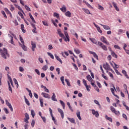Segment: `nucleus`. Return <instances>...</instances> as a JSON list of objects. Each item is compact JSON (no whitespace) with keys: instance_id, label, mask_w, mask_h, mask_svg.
<instances>
[{"instance_id":"1","label":"nucleus","mask_w":129,"mask_h":129,"mask_svg":"<svg viewBox=\"0 0 129 129\" xmlns=\"http://www.w3.org/2000/svg\"><path fill=\"white\" fill-rule=\"evenodd\" d=\"M57 34L59 35L60 38H62V39H64L65 42H70V37L69 36V34H68V32L66 31H64V34L61 31V29H59L57 30Z\"/></svg>"},{"instance_id":"2","label":"nucleus","mask_w":129,"mask_h":129,"mask_svg":"<svg viewBox=\"0 0 129 129\" xmlns=\"http://www.w3.org/2000/svg\"><path fill=\"white\" fill-rule=\"evenodd\" d=\"M0 53L2 57L4 59H7L8 57H10V55L8 53V50L6 48H4L3 50L0 48Z\"/></svg>"},{"instance_id":"3","label":"nucleus","mask_w":129,"mask_h":129,"mask_svg":"<svg viewBox=\"0 0 129 129\" xmlns=\"http://www.w3.org/2000/svg\"><path fill=\"white\" fill-rule=\"evenodd\" d=\"M19 38L22 45L21 44V43H19V44L21 45L22 49H23L24 51H27V46H26L25 45V42L24 41V39H23V37L20 35Z\"/></svg>"},{"instance_id":"4","label":"nucleus","mask_w":129,"mask_h":129,"mask_svg":"<svg viewBox=\"0 0 129 129\" xmlns=\"http://www.w3.org/2000/svg\"><path fill=\"white\" fill-rule=\"evenodd\" d=\"M98 46H100V47H101V48H102V49L104 50V51H107V47H106V46L104 45V44H103L102 42L98 41Z\"/></svg>"},{"instance_id":"5","label":"nucleus","mask_w":129,"mask_h":129,"mask_svg":"<svg viewBox=\"0 0 129 129\" xmlns=\"http://www.w3.org/2000/svg\"><path fill=\"white\" fill-rule=\"evenodd\" d=\"M110 110L111 111H112V112L115 113V114H116V115H119V112L118 111H116V110H115V108H114V107H113V106L110 107Z\"/></svg>"},{"instance_id":"6","label":"nucleus","mask_w":129,"mask_h":129,"mask_svg":"<svg viewBox=\"0 0 129 129\" xmlns=\"http://www.w3.org/2000/svg\"><path fill=\"white\" fill-rule=\"evenodd\" d=\"M100 40L101 42L103 43H104V44H106V45H109V42L107 41L106 40V38L104 37V36H102L100 38Z\"/></svg>"},{"instance_id":"7","label":"nucleus","mask_w":129,"mask_h":129,"mask_svg":"<svg viewBox=\"0 0 129 129\" xmlns=\"http://www.w3.org/2000/svg\"><path fill=\"white\" fill-rule=\"evenodd\" d=\"M31 49L33 51V52H35V48L37 47V45L36 44V42L34 41H31Z\"/></svg>"},{"instance_id":"8","label":"nucleus","mask_w":129,"mask_h":129,"mask_svg":"<svg viewBox=\"0 0 129 129\" xmlns=\"http://www.w3.org/2000/svg\"><path fill=\"white\" fill-rule=\"evenodd\" d=\"M6 102L7 105H8V106L9 107L10 110L12 112L14 111V109H13V106H12V104H11L10 102H9V101H8V100H6Z\"/></svg>"},{"instance_id":"9","label":"nucleus","mask_w":129,"mask_h":129,"mask_svg":"<svg viewBox=\"0 0 129 129\" xmlns=\"http://www.w3.org/2000/svg\"><path fill=\"white\" fill-rule=\"evenodd\" d=\"M92 113L93 115H95L96 117H98L99 116V113H98V111H95L94 109L92 110Z\"/></svg>"},{"instance_id":"10","label":"nucleus","mask_w":129,"mask_h":129,"mask_svg":"<svg viewBox=\"0 0 129 129\" xmlns=\"http://www.w3.org/2000/svg\"><path fill=\"white\" fill-rule=\"evenodd\" d=\"M113 88L110 89L111 92H112L113 95H114L116 97V98L119 99V97H118L117 95H115V94H114V91L115 90L116 91V90L115 89V87L114 86H113Z\"/></svg>"},{"instance_id":"11","label":"nucleus","mask_w":129,"mask_h":129,"mask_svg":"<svg viewBox=\"0 0 129 129\" xmlns=\"http://www.w3.org/2000/svg\"><path fill=\"white\" fill-rule=\"evenodd\" d=\"M32 27L33 28V29L32 30L33 33H34L35 34L37 33V28H36V25H35V24L33 23H30Z\"/></svg>"},{"instance_id":"12","label":"nucleus","mask_w":129,"mask_h":129,"mask_svg":"<svg viewBox=\"0 0 129 129\" xmlns=\"http://www.w3.org/2000/svg\"><path fill=\"white\" fill-rule=\"evenodd\" d=\"M41 95H42L45 98H48V99H50V98H51V96H50V95L46 93L42 92L41 93Z\"/></svg>"},{"instance_id":"13","label":"nucleus","mask_w":129,"mask_h":129,"mask_svg":"<svg viewBox=\"0 0 129 129\" xmlns=\"http://www.w3.org/2000/svg\"><path fill=\"white\" fill-rule=\"evenodd\" d=\"M103 68L105 69V70H109V69H110V66L107 63H106L105 64H103Z\"/></svg>"},{"instance_id":"14","label":"nucleus","mask_w":129,"mask_h":129,"mask_svg":"<svg viewBox=\"0 0 129 129\" xmlns=\"http://www.w3.org/2000/svg\"><path fill=\"white\" fill-rule=\"evenodd\" d=\"M89 53H90V54H92L94 56V58H96L97 60H98V55H97L95 52L91 51H89Z\"/></svg>"},{"instance_id":"15","label":"nucleus","mask_w":129,"mask_h":129,"mask_svg":"<svg viewBox=\"0 0 129 129\" xmlns=\"http://www.w3.org/2000/svg\"><path fill=\"white\" fill-rule=\"evenodd\" d=\"M57 110L59 113H60L61 118H64V112H63V110L60 108H58Z\"/></svg>"},{"instance_id":"16","label":"nucleus","mask_w":129,"mask_h":129,"mask_svg":"<svg viewBox=\"0 0 129 129\" xmlns=\"http://www.w3.org/2000/svg\"><path fill=\"white\" fill-rule=\"evenodd\" d=\"M29 16L31 20H32V22L31 23H32V24H36V20H35V19H34V17H33V16H32V14L31 13H29Z\"/></svg>"},{"instance_id":"17","label":"nucleus","mask_w":129,"mask_h":129,"mask_svg":"<svg viewBox=\"0 0 129 129\" xmlns=\"http://www.w3.org/2000/svg\"><path fill=\"white\" fill-rule=\"evenodd\" d=\"M61 54L62 56H63L64 58H66V56H69V53H68V51H64V52H62L61 53Z\"/></svg>"},{"instance_id":"18","label":"nucleus","mask_w":129,"mask_h":129,"mask_svg":"<svg viewBox=\"0 0 129 129\" xmlns=\"http://www.w3.org/2000/svg\"><path fill=\"white\" fill-rule=\"evenodd\" d=\"M8 78L13 87H14V84L13 83V80H12V78L9 75V74H7Z\"/></svg>"},{"instance_id":"19","label":"nucleus","mask_w":129,"mask_h":129,"mask_svg":"<svg viewBox=\"0 0 129 129\" xmlns=\"http://www.w3.org/2000/svg\"><path fill=\"white\" fill-rule=\"evenodd\" d=\"M51 100L53 101H57V99L56 98V95L54 93H52V96H51Z\"/></svg>"},{"instance_id":"20","label":"nucleus","mask_w":129,"mask_h":129,"mask_svg":"<svg viewBox=\"0 0 129 129\" xmlns=\"http://www.w3.org/2000/svg\"><path fill=\"white\" fill-rule=\"evenodd\" d=\"M112 5L114 8L115 9L116 11H117V12H119V9L118 8V7H117V5H116V3L113 2Z\"/></svg>"},{"instance_id":"21","label":"nucleus","mask_w":129,"mask_h":129,"mask_svg":"<svg viewBox=\"0 0 129 129\" xmlns=\"http://www.w3.org/2000/svg\"><path fill=\"white\" fill-rule=\"evenodd\" d=\"M89 39L90 41H91L93 43V44H95V45H98V43H97V41L95 39L90 38Z\"/></svg>"},{"instance_id":"22","label":"nucleus","mask_w":129,"mask_h":129,"mask_svg":"<svg viewBox=\"0 0 129 129\" xmlns=\"http://www.w3.org/2000/svg\"><path fill=\"white\" fill-rule=\"evenodd\" d=\"M54 56L56 60H57V61H58L61 64H62V60L61 59V58H60V57H59L57 55V54H54Z\"/></svg>"},{"instance_id":"23","label":"nucleus","mask_w":129,"mask_h":129,"mask_svg":"<svg viewBox=\"0 0 129 129\" xmlns=\"http://www.w3.org/2000/svg\"><path fill=\"white\" fill-rule=\"evenodd\" d=\"M83 11H84V12L85 13H86V14H87V15H90V11H89L88 10V9H85V8H82Z\"/></svg>"},{"instance_id":"24","label":"nucleus","mask_w":129,"mask_h":129,"mask_svg":"<svg viewBox=\"0 0 129 129\" xmlns=\"http://www.w3.org/2000/svg\"><path fill=\"white\" fill-rule=\"evenodd\" d=\"M102 27L104 29V30H110V28L108 26L104 25L103 24H100Z\"/></svg>"},{"instance_id":"25","label":"nucleus","mask_w":129,"mask_h":129,"mask_svg":"<svg viewBox=\"0 0 129 129\" xmlns=\"http://www.w3.org/2000/svg\"><path fill=\"white\" fill-rule=\"evenodd\" d=\"M65 15L66 17H68V18H71V12L70 11H67L66 12Z\"/></svg>"},{"instance_id":"26","label":"nucleus","mask_w":129,"mask_h":129,"mask_svg":"<svg viewBox=\"0 0 129 129\" xmlns=\"http://www.w3.org/2000/svg\"><path fill=\"white\" fill-rule=\"evenodd\" d=\"M53 17L56 18V19H58V20H60V16H59V14L57 13H53Z\"/></svg>"},{"instance_id":"27","label":"nucleus","mask_w":129,"mask_h":129,"mask_svg":"<svg viewBox=\"0 0 129 129\" xmlns=\"http://www.w3.org/2000/svg\"><path fill=\"white\" fill-rule=\"evenodd\" d=\"M68 120L72 122V123H75V120L73 118H68Z\"/></svg>"},{"instance_id":"28","label":"nucleus","mask_w":129,"mask_h":129,"mask_svg":"<svg viewBox=\"0 0 129 129\" xmlns=\"http://www.w3.org/2000/svg\"><path fill=\"white\" fill-rule=\"evenodd\" d=\"M86 78H87V80H88V81H90V82H92L93 80L91 78V76H90L89 75H88V76H87Z\"/></svg>"},{"instance_id":"29","label":"nucleus","mask_w":129,"mask_h":129,"mask_svg":"<svg viewBox=\"0 0 129 129\" xmlns=\"http://www.w3.org/2000/svg\"><path fill=\"white\" fill-rule=\"evenodd\" d=\"M60 11H61V12H63V13H66L67 11L66 7H62L60 9Z\"/></svg>"},{"instance_id":"30","label":"nucleus","mask_w":129,"mask_h":129,"mask_svg":"<svg viewBox=\"0 0 129 129\" xmlns=\"http://www.w3.org/2000/svg\"><path fill=\"white\" fill-rule=\"evenodd\" d=\"M105 118L107 119V120H109V121H110V122H112V118H111V117H109L108 116L106 115Z\"/></svg>"},{"instance_id":"31","label":"nucleus","mask_w":129,"mask_h":129,"mask_svg":"<svg viewBox=\"0 0 129 129\" xmlns=\"http://www.w3.org/2000/svg\"><path fill=\"white\" fill-rule=\"evenodd\" d=\"M77 116L80 120H81L82 119V118H81V116H80V112H77Z\"/></svg>"},{"instance_id":"32","label":"nucleus","mask_w":129,"mask_h":129,"mask_svg":"<svg viewBox=\"0 0 129 129\" xmlns=\"http://www.w3.org/2000/svg\"><path fill=\"white\" fill-rule=\"evenodd\" d=\"M8 84L9 85V90L11 91V93H13V90H12V87H11V84L10 83L9 81H8Z\"/></svg>"},{"instance_id":"33","label":"nucleus","mask_w":129,"mask_h":129,"mask_svg":"<svg viewBox=\"0 0 129 129\" xmlns=\"http://www.w3.org/2000/svg\"><path fill=\"white\" fill-rule=\"evenodd\" d=\"M111 55L112 57H114V58H117V55H116L113 51H111Z\"/></svg>"},{"instance_id":"34","label":"nucleus","mask_w":129,"mask_h":129,"mask_svg":"<svg viewBox=\"0 0 129 129\" xmlns=\"http://www.w3.org/2000/svg\"><path fill=\"white\" fill-rule=\"evenodd\" d=\"M60 102V104L62 105L63 109H65V103H64V102H63V101L62 100H59Z\"/></svg>"},{"instance_id":"35","label":"nucleus","mask_w":129,"mask_h":129,"mask_svg":"<svg viewBox=\"0 0 129 129\" xmlns=\"http://www.w3.org/2000/svg\"><path fill=\"white\" fill-rule=\"evenodd\" d=\"M42 70H43V71H47V70L48 69V67L47 65H45L42 68Z\"/></svg>"},{"instance_id":"36","label":"nucleus","mask_w":129,"mask_h":129,"mask_svg":"<svg viewBox=\"0 0 129 129\" xmlns=\"http://www.w3.org/2000/svg\"><path fill=\"white\" fill-rule=\"evenodd\" d=\"M25 103L28 106H30V102L28 100V99L26 98V97H25Z\"/></svg>"},{"instance_id":"37","label":"nucleus","mask_w":129,"mask_h":129,"mask_svg":"<svg viewBox=\"0 0 129 129\" xmlns=\"http://www.w3.org/2000/svg\"><path fill=\"white\" fill-rule=\"evenodd\" d=\"M18 15H19V16L21 17V19H23V20H24L25 19V18H24V15H23L22 12H18Z\"/></svg>"},{"instance_id":"38","label":"nucleus","mask_w":129,"mask_h":129,"mask_svg":"<svg viewBox=\"0 0 129 129\" xmlns=\"http://www.w3.org/2000/svg\"><path fill=\"white\" fill-rule=\"evenodd\" d=\"M98 10H100V11H104V8L103 7L101 6L100 5H98Z\"/></svg>"},{"instance_id":"39","label":"nucleus","mask_w":129,"mask_h":129,"mask_svg":"<svg viewBox=\"0 0 129 129\" xmlns=\"http://www.w3.org/2000/svg\"><path fill=\"white\" fill-rule=\"evenodd\" d=\"M42 23L44 25V26H46V27H48V26H49V24H48V22L46 21H42Z\"/></svg>"},{"instance_id":"40","label":"nucleus","mask_w":129,"mask_h":129,"mask_svg":"<svg viewBox=\"0 0 129 129\" xmlns=\"http://www.w3.org/2000/svg\"><path fill=\"white\" fill-rule=\"evenodd\" d=\"M98 32H99V33H100L101 34L102 33V31L101 30V29H100V27L99 26H97V27H96Z\"/></svg>"},{"instance_id":"41","label":"nucleus","mask_w":129,"mask_h":129,"mask_svg":"<svg viewBox=\"0 0 129 129\" xmlns=\"http://www.w3.org/2000/svg\"><path fill=\"white\" fill-rule=\"evenodd\" d=\"M40 102V106L43 107L44 106V103H43V99H39Z\"/></svg>"},{"instance_id":"42","label":"nucleus","mask_w":129,"mask_h":129,"mask_svg":"<svg viewBox=\"0 0 129 129\" xmlns=\"http://www.w3.org/2000/svg\"><path fill=\"white\" fill-rule=\"evenodd\" d=\"M47 54L50 57V58H51V59H54V55H53L52 53L50 52H47Z\"/></svg>"},{"instance_id":"43","label":"nucleus","mask_w":129,"mask_h":129,"mask_svg":"<svg viewBox=\"0 0 129 129\" xmlns=\"http://www.w3.org/2000/svg\"><path fill=\"white\" fill-rule=\"evenodd\" d=\"M74 51H75V53H76V54H80V50H79V49L75 48Z\"/></svg>"},{"instance_id":"44","label":"nucleus","mask_w":129,"mask_h":129,"mask_svg":"<svg viewBox=\"0 0 129 129\" xmlns=\"http://www.w3.org/2000/svg\"><path fill=\"white\" fill-rule=\"evenodd\" d=\"M64 81L67 82V85L69 87L71 86V84H70V82H69V81L68 79H65Z\"/></svg>"},{"instance_id":"45","label":"nucleus","mask_w":129,"mask_h":129,"mask_svg":"<svg viewBox=\"0 0 129 129\" xmlns=\"http://www.w3.org/2000/svg\"><path fill=\"white\" fill-rule=\"evenodd\" d=\"M24 7H25L26 10L27 11H28V12H29V11L31 12V9H30V7H28V6H27V5H25Z\"/></svg>"},{"instance_id":"46","label":"nucleus","mask_w":129,"mask_h":129,"mask_svg":"<svg viewBox=\"0 0 129 129\" xmlns=\"http://www.w3.org/2000/svg\"><path fill=\"white\" fill-rule=\"evenodd\" d=\"M10 40L11 44H12V45H15V43L14 42V37H11V38H10Z\"/></svg>"},{"instance_id":"47","label":"nucleus","mask_w":129,"mask_h":129,"mask_svg":"<svg viewBox=\"0 0 129 129\" xmlns=\"http://www.w3.org/2000/svg\"><path fill=\"white\" fill-rule=\"evenodd\" d=\"M31 113L32 117H35V111H34V110H31Z\"/></svg>"},{"instance_id":"48","label":"nucleus","mask_w":129,"mask_h":129,"mask_svg":"<svg viewBox=\"0 0 129 129\" xmlns=\"http://www.w3.org/2000/svg\"><path fill=\"white\" fill-rule=\"evenodd\" d=\"M114 48H115V49H118V50H121V48H120V47H119V46L117 45H115L114 46Z\"/></svg>"},{"instance_id":"49","label":"nucleus","mask_w":129,"mask_h":129,"mask_svg":"<svg viewBox=\"0 0 129 129\" xmlns=\"http://www.w3.org/2000/svg\"><path fill=\"white\" fill-rule=\"evenodd\" d=\"M86 88L87 90V91L89 92L90 91V89H89V88H91V87L90 86H88V85H86Z\"/></svg>"},{"instance_id":"50","label":"nucleus","mask_w":129,"mask_h":129,"mask_svg":"<svg viewBox=\"0 0 129 129\" xmlns=\"http://www.w3.org/2000/svg\"><path fill=\"white\" fill-rule=\"evenodd\" d=\"M2 14H3L4 18L5 19H8V16H7V15H6V13H5V11H2Z\"/></svg>"},{"instance_id":"51","label":"nucleus","mask_w":129,"mask_h":129,"mask_svg":"<svg viewBox=\"0 0 129 129\" xmlns=\"http://www.w3.org/2000/svg\"><path fill=\"white\" fill-rule=\"evenodd\" d=\"M86 5L89 8V9H93V7H92V6H91L88 3H86Z\"/></svg>"},{"instance_id":"52","label":"nucleus","mask_w":129,"mask_h":129,"mask_svg":"<svg viewBox=\"0 0 129 129\" xmlns=\"http://www.w3.org/2000/svg\"><path fill=\"white\" fill-rule=\"evenodd\" d=\"M35 120H32V122H31V126L32 127H34V126H35Z\"/></svg>"},{"instance_id":"53","label":"nucleus","mask_w":129,"mask_h":129,"mask_svg":"<svg viewBox=\"0 0 129 129\" xmlns=\"http://www.w3.org/2000/svg\"><path fill=\"white\" fill-rule=\"evenodd\" d=\"M25 118L30 119V116H29V114L27 113L25 114Z\"/></svg>"},{"instance_id":"54","label":"nucleus","mask_w":129,"mask_h":129,"mask_svg":"<svg viewBox=\"0 0 129 129\" xmlns=\"http://www.w3.org/2000/svg\"><path fill=\"white\" fill-rule=\"evenodd\" d=\"M122 117H123V118H125L126 120H127V116L125 114H122Z\"/></svg>"},{"instance_id":"55","label":"nucleus","mask_w":129,"mask_h":129,"mask_svg":"<svg viewBox=\"0 0 129 129\" xmlns=\"http://www.w3.org/2000/svg\"><path fill=\"white\" fill-rule=\"evenodd\" d=\"M102 77H103V78L105 80H108V78H107V77L105 76L104 75V74H102Z\"/></svg>"},{"instance_id":"56","label":"nucleus","mask_w":129,"mask_h":129,"mask_svg":"<svg viewBox=\"0 0 129 129\" xmlns=\"http://www.w3.org/2000/svg\"><path fill=\"white\" fill-rule=\"evenodd\" d=\"M35 72L36 73V74H37V75H40V71H39V70L35 69Z\"/></svg>"},{"instance_id":"57","label":"nucleus","mask_w":129,"mask_h":129,"mask_svg":"<svg viewBox=\"0 0 129 129\" xmlns=\"http://www.w3.org/2000/svg\"><path fill=\"white\" fill-rule=\"evenodd\" d=\"M10 11H11V12L15 11V7L13 5H11Z\"/></svg>"},{"instance_id":"58","label":"nucleus","mask_w":129,"mask_h":129,"mask_svg":"<svg viewBox=\"0 0 129 129\" xmlns=\"http://www.w3.org/2000/svg\"><path fill=\"white\" fill-rule=\"evenodd\" d=\"M108 74H109V76H110V77H111L112 79H114L113 75H112L111 73L109 72Z\"/></svg>"},{"instance_id":"59","label":"nucleus","mask_w":129,"mask_h":129,"mask_svg":"<svg viewBox=\"0 0 129 129\" xmlns=\"http://www.w3.org/2000/svg\"><path fill=\"white\" fill-rule=\"evenodd\" d=\"M73 66H74L75 69L77 71H78V68L77 67V66H76V64L75 63L73 64Z\"/></svg>"},{"instance_id":"60","label":"nucleus","mask_w":129,"mask_h":129,"mask_svg":"<svg viewBox=\"0 0 129 129\" xmlns=\"http://www.w3.org/2000/svg\"><path fill=\"white\" fill-rule=\"evenodd\" d=\"M34 96L36 98V99H38L39 98V96H38V94H37L36 93H34Z\"/></svg>"},{"instance_id":"61","label":"nucleus","mask_w":129,"mask_h":129,"mask_svg":"<svg viewBox=\"0 0 129 129\" xmlns=\"http://www.w3.org/2000/svg\"><path fill=\"white\" fill-rule=\"evenodd\" d=\"M83 82L85 86L87 85V83L86 82V80H85V79H83Z\"/></svg>"},{"instance_id":"62","label":"nucleus","mask_w":129,"mask_h":129,"mask_svg":"<svg viewBox=\"0 0 129 129\" xmlns=\"http://www.w3.org/2000/svg\"><path fill=\"white\" fill-rule=\"evenodd\" d=\"M13 80L14 81V83L15 84H17V85H19V84L18 83V81H17V79H13Z\"/></svg>"},{"instance_id":"63","label":"nucleus","mask_w":129,"mask_h":129,"mask_svg":"<svg viewBox=\"0 0 129 129\" xmlns=\"http://www.w3.org/2000/svg\"><path fill=\"white\" fill-rule=\"evenodd\" d=\"M4 110L5 111L6 113H7V114L8 113H9V110L7 108H4Z\"/></svg>"},{"instance_id":"64","label":"nucleus","mask_w":129,"mask_h":129,"mask_svg":"<svg viewBox=\"0 0 129 129\" xmlns=\"http://www.w3.org/2000/svg\"><path fill=\"white\" fill-rule=\"evenodd\" d=\"M41 118L44 122H46V117L41 116Z\"/></svg>"}]
</instances>
